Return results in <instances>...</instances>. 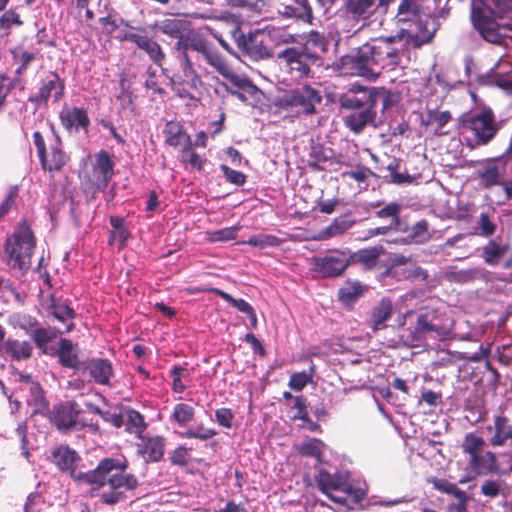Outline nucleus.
I'll list each match as a JSON object with an SVG mask.
<instances>
[{"label": "nucleus", "instance_id": "nucleus-3", "mask_svg": "<svg viewBox=\"0 0 512 512\" xmlns=\"http://www.w3.org/2000/svg\"><path fill=\"white\" fill-rule=\"evenodd\" d=\"M512 0H473L470 21L485 42L505 47L512 23L504 21L503 14Z\"/></svg>", "mask_w": 512, "mask_h": 512}, {"label": "nucleus", "instance_id": "nucleus-27", "mask_svg": "<svg viewBox=\"0 0 512 512\" xmlns=\"http://www.w3.org/2000/svg\"><path fill=\"white\" fill-rule=\"evenodd\" d=\"M393 302L388 297H382L369 312L368 323L373 332L385 329L386 321L392 317Z\"/></svg>", "mask_w": 512, "mask_h": 512}, {"label": "nucleus", "instance_id": "nucleus-10", "mask_svg": "<svg viewBox=\"0 0 512 512\" xmlns=\"http://www.w3.org/2000/svg\"><path fill=\"white\" fill-rule=\"evenodd\" d=\"M416 338H433L446 341L453 338V325L444 313L436 309L420 313L414 328Z\"/></svg>", "mask_w": 512, "mask_h": 512}, {"label": "nucleus", "instance_id": "nucleus-13", "mask_svg": "<svg viewBox=\"0 0 512 512\" xmlns=\"http://www.w3.org/2000/svg\"><path fill=\"white\" fill-rule=\"evenodd\" d=\"M114 167L113 156L106 150H100L94 155L91 169L84 175V185L94 191L105 190L114 176Z\"/></svg>", "mask_w": 512, "mask_h": 512}, {"label": "nucleus", "instance_id": "nucleus-55", "mask_svg": "<svg viewBox=\"0 0 512 512\" xmlns=\"http://www.w3.org/2000/svg\"><path fill=\"white\" fill-rule=\"evenodd\" d=\"M313 373L314 366H311V371L309 373L302 371L291 374L288 386L294 391H302L308 383L312 381Z\"/></svg>", "mask_w": 512, "mask_h": 512}, {"label": "nucleus", "instance_id": "nucleus-51", "mask_svg": "<svg viewBox=\"0 0 512 512\" xmlns=\"http://www.w3.org/2000/svg\"><path fill=\"white\" fill-rule=\"evenodd\" d=\"M194 417V408L186 403L176 404L171 415V419L181 427L186 426Z\"/></svg>", "mask_w": 512, "mask_h": 512}, {"label": "nucleus", "instance_id": "nucleus-4", "mask_svg": "<svg viewBox=\"0 0 512 512\" xmlns=\"http://www.w3.org/2000/svg\"><path fill=\"white\" fill-rule=\"evenodd\" d=\"M424 3L425 0H401L394 16V22L400 26L398 35H406L416 48L430 43L440 26L435 18L426 13Z\"/></svg>", "mask_w": 512, "mask_h": 512}, {"label": "nucleus", "instance_id": "nucleus-14", "mask_svg": "<svg viewBox=\"0 0 512 512\" xmlns=\"http://www.w3.org/2000/svg\"><path fill=\"white\" fill-rule=\"evenodd\" d=\"M174 48L186 53L188 50L199 53L214 69L225 59L215 45L205 35L197 31L188 32L182 41L175 44Z\"/></svg>", "mask_w": 512, "mask_h": 512}, {"label": "nucleus", "instance_id": "nucleus-60", "mask_svg": "<svg viewBox=\"0 0 512 512\" xmlns=\"http://www.w3.org/2000/svg\"><path fill=\"white\" fill-rule=\"evenodd\" d=\"M294 2L296 4L294 7L297 12V20L312 24L314 14L309 0H294Z\"/></svg>", "mask_w": 512, "mask_h": 512}, {"label": "nucleus", "instance_id": "nucleus-21", "mask_svg": "<svg viewBox=\"0 0 512 512\" xmlns=\"http://www.w3.org/2000/svg\"><path fill=\"white\" fill-rule=\"evenodd\" d=\"M136 452L146 463L159 462L165 452L166 438L160 435H143L135 444Z\"/></svg>", "mask_w": 512, "mask_h": 512}, {"label": "nucleus", "instance_id": "nucleus-41", "mask_svg": "<svg viewBox=\"0 0 512 512\" xmlns=\"http://www.w3.org/2000/svg\"><path fill=\"white\" fill-rule=\"evenodd\" d=\"M165 144L171 147H178L182 144L187 132L179 121H168L163 129Z\"/></svg>", "mask_w": 512, "mask_h": 512}, {"label": "nucleus", "instance_id": "nucleus-7", "mask_svg": "<svg viewBox=\"0 0 512 512\" xmlns=\"http://www.w3.org/2000/svg\"><path fill=\"white\" fill-rule=\"evenodd\" d=\"M280 34L279 29H255L245 33L236 26L231 36L238 50L244 57L253 61L269 59L273 56L275 40Z\"/></svg>", "mask_w": 512, "mask_h": 512}, {"label": "nucleus", "instance_id": "nucleus-20", "mask_svg": "<svg viewBox=\"0 0 512 512\" xmlns=\"http://www.w3.org/2000/svg\"><path fill=\"white\" fill-rule=\"evenodd\" d=\"M376 11V0H343L340 15L358 24L369 20Z\"/></svg>", "mask_w": 512, "mask_h": 512}, {"label": "nucleus", "instance_id": "nucleus-47", "mask_svg": "<svg viewBox=\"0 0 512 512\" xmlns=\"http://www.w3.org/2000/svg\"><path fill=\"white\" fill-rule=\"evenodd\" d=\"M58 334H60L58 329H47L40 326L38 329H34L30 337L34 341L36 347L44 354H47L48 343L52 342Z\"/></svg>", "mask_w": 512, "mask_h": 512}, {"label": "nucleus", "instance_id": "nucleus-1", "mask_svg": "<svg viewBox=\"0 0 512 512\" xmlns=\"http://www.w3.org/2000/svg\"><path fill=\"white\" fill-rule=\"evenodd\" d=\"M401 51V35L371 38L354 53L340 57L338 68L344 74L375 79L381 70L400 64Z\"/></svg>", "mask_w": 512, "mask_h": 512}, {"label": "nucleus", "instance_id": "nucleus-9", "mask_svg": "<svg viewBox=\"0 0 512 512\" xmlns=\"http://www.w3.org/2000/svg\"><path fill=\"white\" fill-rule=\"evenodd\" d=\"M36 247V238L25 220L21 221L13 234L7 238L4 250L8 265L15 270L27 271Z\"/></svg>", "mask_w": 512, "mask_h": 512}, {"label": "nucleus", "instance_id": "nucleus-5", "mask_svg": "<svg viewBox=\"0 0 512 512\" xmlns=\"http://www.w3.org/2000/svg\"><path fill=\"white\" fill-rule=\"evenodd\" d=\"M377 92L375 87L353 83L339 95V106L349 111L343 121L351 132L360 134L368 125L376 126Z\"/></svg>", "mask_w": 512, "mask_h": 512}, {"label": "nucleus", "instance_id": "nucleus-19", "mask_svg": "<svg viewBox=\"0 0 512 512\" xmlns=\"http://www.w3.org/2000/svg\"><path fill=\"white\" fill-rule=\"evenodd\" d=\"M315 482L318 489L328 496L330 500L335 503L343 504L345 498L337 497L332 494L333 491H344L348 492L351 486L347 483L346 478L339 472L330 473L325 469H320L318 474L315 476Z\"/></svg>", "mask_w": 512, "mask_h": 512}, {"label": "nucleus", "instance_id": "nucleus-32", "mask_svg": "<svg viewBox=\"0 0 512 512\" xmlns=\"http://www.w3.org/2000/svg\"><path fill=\"white\" fill-rule=\"evenodd\" d=\"M47 311L56 320L63 324V329H58L60 334L69 333L74 329L73 319L76 317V312L66 304L56 303L51 298V303L47 307Z\"/></svg>", "mask_w": 512, "mask_h": 512}, {"label": "nucleus", "instance_id": "nucleus-54", "mask_svg": "<svg viewBox=\"0 0 512 512\" xmlns=\"http://www.w3.org/2000/svg\"><path fill=\"white\" fill-rule=\"evenodd\" d=\"M427 482L432 484L433 488L454 497L463 496L464 490H461L455 483H452L446 479H439L436 477H430Z\"/></svg>", "mask_w": 512, "mask_h": 512}, {"label": "nucleus", "instance_id": "nucleus-15", "mask_svg": "<svg viewBox=\"0 0 512 512\" xmlns=\"http://www.w3.org/2000/svg\"><path fill=\"white\" fill-rule=\"evenodd\" d=\"M51 461L60 471L67 472L76 484L88 486L89 481L86 480V477L92 474V470L88 472L77 471L82 458L74 449L67 445L57 447L52 451Z\"/></svg>", "mask_w": 512, "mask_h": 512}, {"label": "nucleus", "instance_id": "nucleus-63", "mask_svg": "<svg viewBox=\"0 0 512 512\" xmlns=\"http://www.w3.org/2000/svg\"><path fill=\"white\" fill-rule=\"evenodd\" d=\"M501 485L502 482L499 480H485L480 487V493L485 497L494 499L499 496L501 492Z\"/></svg>", "mask_w": 512, "mask_h": 512}, {"label": "nucleus", "instance_id": "nucleus-59", "mask_svg": "<svg viewBox=\"0 0 512 512\" xmlns=\"http://www.w3.org/2000/svg\"><path fill=\"white\" fill-rule=\"evenodd\" d=\"M170 82L172 90L179 98L190 100L194 98L186 81L183 80L182 76H179L178 73L173 74V76L170 78Z\"/></svg>", "mask_w": 512, "mask_h": 512}, {"label": "nucleus", "instance_id": "nucleus-43", "mask_svg": "<svg viewBox=\"0 0 512 512\" xmlns=\"http://www.w3.org/2000/svg\"><path fill=\"white\" fill-rule=\"evenodd\" d=\"M332 151L322 145H315L309 153L308 166L317 171L326 169V164L332 160Z\"/></svg>", "mask_w": 512, "mask_h": 512}, {"label": "nucleus", "instance_id": "nucleus-29", "mask_svg": "<svg viewBox=\"0 0 512 512\" xmlns=\"http://www.w3.org/2000/svg\"><path fill=\"white\" fill-rule=\"evenodd\" d=\"M215 71L227 79L231 85L236 88L235 90H243L244 92H247L251 98H255L258 94L259 89L257 86L254 85L247 77L234 73L225 59L217 65Z\"/></svg>", "mask_w": 512, "mask_h": 512}, {"label": "nucleus", "instance_id": "nucleus-39", "mask_svg": "<svg viewBox=\"0 0 512 512\" xmlns=\"http://www.w3.org/2000/svg\"><path fill=\"white\" fill-rule=\"evenodd\" d=\"M408 232L403 241L405 243L424 244L431 239L429 224L425 219L416 222L411 228L407 226Z\"/></svg>", "mask_w": 512, "mask_h": 512}, {"label": "nucleus", "instance_id": "nucleus-22", "mask_svg": "<svg viewBox=\"0 0 512 512\" xmlns=\"http://www.w3.org/2000/svg\"><path fill=\"white\" fill-rule=\"evenodd\" d=\"M80 413L82 410L77 402L65 401L54 406L51 420L58 430H69L77 426Z\"/></svg>", "mask_w": 512, "mask_h": 512}, {"label": "nucleus", "instance_id": "nucleus-12", "mask_svg": "<svg viewBox=\"0 0 512 512\" xmlns=\"http://www.w3.org/2000/svg\"><path fill=\"white\" fill-rule=\"evenodd\" d=\"M352 264V256L349 251L332 249L326 254L311 258L313 271L323 278H336L346 271Z\"/></svg>", "mask_w": 512, "mask_h": 512}, {"label": "nucleus", "instance_id": "nucleus-50", "mask_svg": "<svg viewBox=\"0 0 512 512\" xmlns=\"http://www.w3.org/2000/svg\"><path fill=\"white\" fill-rule=\"evenodd\" d=\"M19 198V187L17 185L10 186L5 195L0 196V220H2L10 211L16 207Z\"/></svg>", "mask_w": 512, "mask_h": 512}, {"label": "nucleus", "instance_id": "nucleus-56", "mask_svg": "<svg viewBox=\"0 0 512 512\" xmlns=\"http://www.w3.org/2000/svg\"><path fill=\"white\" fill-rule=\"evenodd\" d=\"M245 243L253 247L265 248L279 246L281 240L272 234H258L251 236Z\"/></svg>", "mask_w": 512, "mask_h": 512}, {"label": "nucleus", "instance_id": "nucleus-53", "mask_svg": "<svg viewBox=\"0 0 512 512\" xmlns=\"http://www.w3.org/2000/svg\"><path fill=\"white\" fill-rule=\"evenodd\" d=\"M478 275V271L458 270L456 267H450L444 272V278L450 282L468 283L473 281Z\"/></svg>", "mask_w": 512, "mask_h": 512}, {"label": "nucleus", "instance_id": "nucleus-45", "mask_svg": "<svg viewBox=\"0 0 512 512\" xmlns=\"http://www.w3.org/2000/svg\"><path fill=\"white\" fill-rule=\"evenodd\" d=\"M354 224V221L349 220L347 216L338 217L333 220V222L324 228L321 232L318 240L329 239L338 235L343 234L348 229H350Z\"/></svg>", "mask_w": 512, "mask_h": 512}, {"label": "nucleus", "instance_id": "nucleus-16", "mask_svg": "<svg viewBox=\"0 0 512 512\" xmlns=\"http://www.w3.org/2000/svg\"><path fill=\"white\" fill-rule=\"evenodd\" d=\"M120 41H129L143 51L148 58L163 71V63L166 55L161 45L151 36L148 35L144 28H139L136 31H126L118 37Z\"/></svg>", "mask_w": 512, "mask_h": 512}, {"label": "nucleus", "instance_id": "nucleus-42", "mask_svg": "<svg viewBox=\"0 0 512 512\" xmlns=\"http://www.w3.org/2000/svg\"><path fill=\"white\" fill-rule=\"evenodd\" d=\"M479 185L483 189H490L501 184V173L499 166L489 163L482 171L477 172Z\"/></svg>", "mask_w": 512, "mask_h": 512}, {"label": "nucleus", "instance_id": "nucleus-46", "mask_svg": "<svg viewBox=\"0 0 512 512\" xmlns=\"http://www.w3.org/2000/svg\"><path fill=\"white\" fill-rule=\"evenodd\" d=\"M124 424L126 425V431L130 434H134L137 438L143 436V433L147 428L143 415L134 409H128L126 411V420Z\"/></svg>", "mask_w": 512, "mask_h": 512}, {"label": "nucleus", "instance_id": "nucleus-18", "mask_svg": "<svg viewBox=\"0 0 512 512\" xmlns=\"http://www.w3.org/2000/svg\"><path fill=\"white\" fill-rule=\"evenodd\" d=\"M52 93L55 102L62 99L65 93V81L56 72H49L41 79L38 91L28 101L36 105H47Z\"/></svg>", "mask_w": 512, "mask_h": 512}, {"label": "nucleus", "instance_id": "nucleus-35", "mask_svg": "<svg viewBox=\"0 0 512 512\" xmlns=\"http://www.w3.org/2000/svg\"><path fill=\"white\" fill-rule=\"evenodd\" d=\"M157 28L163 34L182 41L184 39V33L187 30L188 23L186 20L178 18H165L157 22Z\"/></svg>", "mask_w": 512, "mask_h": 512}, {"label": "nucleus", "instance_id": "nucleus-37", "mask_svg": "<svg viewBox=\"0 0 512 512\" xmlns=\"http://www.w3.org/2000/svg\"><path fill=\"white\" fill-rule=\"evenodd\" d=\"M383 253L382 247H370L360 249L351 253L352 263H360L365 269L372 270L376 267L380 255Z\"/></svg>", "mask_w": 512, "mask_h": 512}, {"label": "nucleus", "instance_id": "nucleus-23", "mask_svg": "<svg viewBox=\"0 0 512 512\" xmlns=\"http://www.w3.org/2000/svg\"><path fill=\"white\" fill-rule=\"evenodd\" d=\"M59 120L63 128L69 133H78L81 130L88 133L90 119L87 110L81 107H64L59 113Z\"/></svg>", "mask_w": 512, "mask_h": 512}, {"label": "nucleus", "instance_id": "nucleus-6", "mask_svg": "<svg viewBox=\"0 0 512 512\" xmlns=\"http://www.w3.org/2000/svg\"><path fill=\"white\" fill-rule=\"evenodd\" d=\"M467 473L473 477L504 476L512 471V465L503 468L496 453L488 449L486 440L474 433H466L460 444Z\"/></svg>", "mask_w": 512, "mask_h": 512}, {"label": "nucleus", "instance_id": "nucleus-24", "mask_svg": "<svg viewBox=\"0 0 512 512\" xmlns=\"http://www.w3.org/2000/svg\"><path fill=\"white\" fill-rule=\"evenodd\" d=\"M299 49L307 54L311 60L322 66L323 55L327 53L329 49V40L324 34L316 30H311L305 36V41Z\"/></svg>", "mask_w": 512, "mask_h": 512}, {"label": "nucleus", "instance_id": "nucleus-62", "mask_svg": "<svg viewBox=\"0 0 512 512\" xmlns=\"http://www.w3.org/2000/svg\"><path fill=\"white\" fill-rule=\"evenodd\" d=\"M412 263L409 257L404 255H396L391 262L389 268L386 269L387 275H391L393 277H398L400 279V274L402 273V269L407 267Z\"/></svg>", "mask_w": 512, "mask_h": 512}, {"label": "nucleus", "instance_id": "nucleus-40", "mask_svg": "<svg viewBox=\"0 0 512 512\" xmlns=\"http://www.w3.org/2000/svg\"><path fill=\"white\" fill-rule=\"evenodd\" d=\"M508 249V244L501 245L491 240L482 248V258L486 264L496 266L508 252Z\"/></svg>", "mask_w": 512, "mask_h": 512}, {"label": "nucleus", "instance_id": "nucleus-8", "mask_svg": "<svg viewBox=\"0 0 512 512\" xmlns=\"http://www.w3.org/2000/svg\"><path fill=\"white\" fill-rule=\"evenodd\" d=\"M461 128L469 133L467 146L471 149L486 146L494 140L500 130L492 108L483 107L478 112L463 113L459 118Z\"/></svg>", "mask_w": 512, "mask_h": 512}, {"label": "nucleus", "instance_id": "nucleus-52", "mask_svg": "<svg viewBox=\"0 0 512 512\" xmlns=\"http://www.w3.org/2000/svg\"><path fill=\"white\" fill-rule=\"evenodd\" d=\"M23 20L19 13L15 9H9L0 16V31L4 35L8 36L11 33L13 26H22Z\"/></svg>", "mask_w": 512, "mask_h": 512}, {"label": "nucleus", "instance_id": "nucleus-25", "mask_svg": "<svg viewBox=\"0 0 512 512\" xmlns=\"http://www.w3.org/2000/svg\"><path fill=\"white\" fill-rule=\"evenodd\" d=\"M39 161L42 169L49 173L58 172L63 169L69 161V156L63 150L62 143L59 138L56 139L54 145H50V151H46L39 158Z\"/></svg>", "mask_w": 512, "mask_h": 512}, {"label": "nucleus", "instance_id": "nucleus-30", "mask_svg": "<svg viewBox=\"0 0 512 512\" xmlns=\"http://www.w3.org/2000/svg\"><path fill=\"white\" fill-rule=\"evenodd\" d=\"M56 355L58 357L59 363L63 367L82 371L83 361H80L76 351V346L70 339H60L59 348L56 351Z\"/></svg>", "mask_w": 512, "mask_h": 512}, {"label": "nucleus", "instance_id": "nucleus-49", "mask_svg": "<svg viewBox=\"0 0 512 512\" xmlns=\"http://www.w3.org/2000/svg\"><path fill=\"white\" fill-rule=\"evenodd\" d=\"M197 291H205L213 293L219 297H221L226 302L230 303L233 307L238 309L240 312L247 314H252V310L254 309L246 300L244 299H236L232 297L227 292L219 289V288H205L198 289Z\"/></svg>", "mask_w": 512, "mask_h": 512}, {"label": "nucleus", "instance_id": "nucleus-36", "mask_svg": "<svg viewBox=\"0 0 512 512\" xmlns=\"http://www.w3.org/2000/svg\"><path fill=\"white\" fill-rule=\"evenodd\" d=\"M401 205L396 202H391L383 208L375 212L376 217L381 219H390V225H394L396 232H408L407 224L402 223L400 219Z\"/></svg>", "mask_w": 512, "mask_h": 512}, {"label": "nucleus", "instance_id": "nucleus-57", "mask_svg": "<svg viewBox=\"0 0 512 512\" xmlns=\"http://www.w3.org/2000/svg\"><path fill=\"white\" fill-rule=\"evenodd\" d=\"M400 278L403 279H414L420 280L423 282H427L429 279V273L426 269L417 265L416 262L410 263L409 266L404 267L402 269V273L400 274Z\"/></svg>", "mask_w": 512, "mask_h": 512}, {"label": "nucleus", "instance_id": "nucleus-17", "mask_svg": "<svg viewBox=\"0 0 512 512\" xmlns=\"http://www.w3.org/2000/svg\"><path fill=\"white\" fill-rule=\"evenodd\" d=\"M277 58L284 62L289 73L297 79L309 78L313 76L311 66L320 65L311 60L307 54L296 47H287L277 54Z\"/></svg>", "mask_w": 512, "mask_h": 512}, {"label": "nucleus", "instance_id": "nucleus-48", "mask_svg": "<svg viewBox=\"0 0 512 512\" xmlns=\"http://www.w3.org/2000/svg\"><path fill=\"white\" fill-rule=\"evenodd\" d=\"M452 115L449 111L428 110L426 117L427 125H434L436 135H445L443 128L451 121Z\"/></svg>", "mask_w": 512, "mask_h": 512}, {"label": "nucleus", "instance_id": "nucleus-58", "mask_svg": "<svg viewBox=\"0 0 512 512\" xmlns=\"http://www.w3.org/2000/svg\"><path fill=\"white\" fill-rule=\"evenodd\" d=\"M183 438L187 439H199L202 441L211 439L212 437L217 435V431L214 428H206L203 424L196 426L195 428H190L183 432Z\"/></svg>", "mask_w": 512, "mask_h": 512}, {"label": "nucleus", "instance_id": "nucleus-2", "mask_svg": "<svg viewBox=\"0 0 512 512\" xmlns=\"http://www.w3.org/2000/svg\"><path fill=\"white\" fill-rule=\"evenodd\" d=\"M128 461L126 458L105 457L101 459L92 474L86 477L89 481L90 496L109 486V491L101 494V502L107 505H115L126 499V492L134 491L138 485L137 477L127 472Z\"/></svg>", "mask_w": 512, "mask_h": 512}, {"label": "nucleus", "instance_id": "nucleus-26", "mask_svg": "<svg viewBox=\"0 0 512 512\" xmlns=\"http://www.w3.org/2000/svg\"><path fill=\"white\" fill-rule=\"evenodd\" d=\"M486 431L494 432L488 438V443L492 447L504 446L507 440H512V425L509 418L503 413L494 417L493 425H488Z\"/></svg>", "mask_w": 512, "mask_h": 512}, {"label": "nucleus", "instance_id": "nucleus-61", "mask_svg": "<svg viewBox=\"0 0 512 512\" xmlns=\"http://www.w3.org/2000/svg\"><path fill=\"white\" fill-rule=\"evenodd\" d=\"M225 2L231 7L246 9L253 13H260L264 7L263 0H225Z\"/></svg>", "mask_w": 512, "mask_h": 512}, {"label": "nucleus", "instance_id": "nucleus-28", "mask_svg": "<svg viewBox=\"0 0 512 512\" xmlns=\"http://www.w3.org/2000/svg\"><path fill=\"white\" fill-rule=\"evenodd\" d=\"M82 370L88 371L95 383L110 385V379L113 376V366L109 360L93 358L89 361H83Z\"/></svg>", "mask_w": 512, "mask_h": 512}, {"label": "nucleus", "instance_id": "nucleus-33", "mask_svg": "<svg viewBox=\"0 0 512 512\" xmlns=\"http://www.w3.org/2000/svg\"><path fill=\"white\" fill-rule=\"evenodd\" d=\"M177 58L182 70V74L178 75L182 76V79L186 81L190 89L197 91L199 87L202 86L203 82L200 75L195 70L188 53L185 51H179Z\"/></svg>", "mask_w": 512, "mask_h": 512}, {"label": "nucleus", "instance_id": "nucleus-44", "mask_svg": "<svg viewBox=\"0 0 512 512\" xmlns=\"http://www.w3.org/2000/svg\"><path fill=\"white\" fill-rule=\"evenodd\" d=\"M324 442L318 438H307L299 446L297 452L304 457L315 458L318 462L322 461Z\"/></svg>", "mask_w": 512, "mask_h": 512}, {"label": "nucleus", "instance_id": "nucleus-31", "mask_svg": "<svg viewBox=\"0 0 512 512\" xmlns=\"http://www.w3.org/2000/svg\"><path fill=\"white\" fill-rule=\"evenodd\" d=\"M1 352L9 356L12 361H23L31 358L33 346L26 340L8 338L2 344Z\"/></svg>", "mask_w": 512, "mask_h": 512}, {"label": "nucleus", "instance_id": "nucleus-11", "mask_svg": "<svg viewBox=\"0 0 512 512\" xmlns=\"http://www.w3.org/2000/svg\"><path fill=\"white\" fill-rule=\"evenodd\" d=\"M322 102V95L318 89L310 85H303L287 92L279 100L284 110H295L297 115L310 116L317 113L316 106Z\"/></svg>", "mask_w": 512, "mask_h": 512}, {"label": "nucleus", "instance_id": "nucleus-38", "mask_svg": "<svg viewBox=\"0 0 512 512\" xmlns=\"http://www.w3.org/2000/svg\"><path fill=\"white\" fill-rule=\"evenodd\" d=\"M28 404L33 407V414L46 415L49 412V402L45 397L44 390L38 382L31 383Z\"/></svg>", "mask_w": 512, "mask_h": 512}, {"label": "nucleus", "instance_id": "nucleus-34", "mask_svg": "<svg viewBox=\"0 0 512 512\" xmlns=\"http://www.w3.org/2000/svg\"><path fill=\"white\" fill-rule=\"evenodd\" d=\"M368 290V287L359 281H346L338 291L339 301L345 306H352Z\"/></svg>", "mask_w": 512, "mask_h": 512}, {"label": "nucleus", "instance_id": "nucleus-64", "mask_svg": "<svg viewBox=\"0 0 512 512\" xmlns=\"http://www.w3.org/2000/svg\"><path fill=\"white\" fill-rule=\"evenodd\" d=\"M190 450L191 449H188L183 445L178 446L170 454L169 459H170L171 464L181 466V467L186 466L189 462V451Z\"/></svg>", "mask_w": 512, "mask_h": 512}]
</instances>
